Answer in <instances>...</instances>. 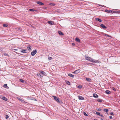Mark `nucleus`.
Returning <instances> with one entry per match:
<instances>
[{
	"label": "nucleus",
	"mask_w": 120,
	"mask_h": 120,
	"mask_svg": "<svg viewBox=\"0 0 120 120\" xmlns=\"http://www.w3.org/2000/svg\"><path fill=\"white\" fill-rule=\"evenodd\" d=\"M68 75L70 77H72V78H74V75H73L69 73L68 74Z\"/></svg>",
	"instance_id": "9d476101"
},
{
	"label": "nucleus",
	"mask_w": 120,
	"mask_h": 120,
	"mask_svg": "<svg viewBox=\"0 0 120 120\" xmlns=\"http://www.w3.org/2000/svg\"><path fill=\"white\" fill-rule=\"evenodd\" d=\"M75 40L78 42H80V39L79 38H75Z\"/></svg>",
	"instance_id": "f8f14e48"
},
{
	"label": "nucleus",
	"mask_w": 120,
	"mask_h": 120,
	"mask_svg": "<svg viewBox=\"0 0 120 120\" xmlns=\"http://www.w3.org/2000/svg\"><path fill=\"white\" fill-rule=\"evenodd\" d=\"M52 4V3H50V5H51V4Z\"/></svg>",
	"instance_id": "6e6d98bb"
},
{
	"label": "nucleus",
	"mask_w": 120,
	"mask_h": 120,
	"mask_svg": "<svg viewBox=\"0 0 120 120\" xmlns=\"http://www.w3.org/2000/svg\"><path fill=\"white\" fill-rule=\"evenodd\" d=\"M104 112H106L107 114L108 113V109H105L104 110Z\"/></svg>",
	"instance_id": "6ab92c4d"
},
{
	"label": "nucleus",
	"mask_w": 120,
	"mask_h": 120,
	"mask_svg": "<svg viewBox=\"0 0 120 120\" xmlns=\"http://www.w3.org/2000/svg\"><path fill=\"white\" fill-rule=\"evenodd\" d=\"M93 64L92 63H89V64Z\"/></svg>",
	"instance_id": "3c124183"
},
{
	"label": "nucleus",
	"mask_w": 120,
	"mask_h": 120,
	"mask_svg": "<svg viewBox=\"0 0 120 120\" xmlns=\"http://www.w3.org/2000/svg\"><path fill=\"white\" fill-rule=\"evenodd\" d=\"M52 59V58L51 57H50L49 58H48V59L49 60H51Z\"/></svg>",
	"instance_id": "c03bdc74"
},
{
	"label": "nucleus",
	"mask_w": 120,
	"mask_h": 120,
	"mask_svg": "<svg viewBox=\"0 0 120 120\" xmlns=\"http://www.w3.org/2000/svg\"><path fill=\"white\" fill-rule=\"evenodd\" d=\"M94 120H98V119H94Z\"/></svg>",
	"instance_id": "603ef678"
},
{
	"label": "nucleus",
	"mask_w": 120,
	"mask_h": 120,
	"mask_svg": "<svg viewBox=\"0 0 120 120\" xmlns=\"http://www.w3.org/2000/svg\"><path fill=\"white\" fill-rule=\"evenodd\" d=\"M89 60H90L89 61H90V62H92L93 63L95 62V60H94L93 59L91 58V57L90 58V59Z\"/></svg>",
	"instance_id": "1a4fd4ad"
},
{
	"label": "nucleus",
	"mask_w": 120,
	"mask_h": 120,
	"mask_svg": "<svg viewBox=\"0 0 120 120\" xmlns=\"http://www.w3.org/2000/svg\"><path fill=\"white\" fill-rule=\"evenodd\" d=\"M37 76H41V75H40V74L39 73L37 74Z\"/></svg>",
	"instance_id": "4c0bfd02"
},
{
	"label": "nucleus",
	"mask_w": 120,
	"mask_h": 120,
	"mask_svg": "<svg viewBox=\"0 0 120 120\" xmlns=\"http://www.w3.org/2000/svg\"><path fill=\"white\" fill-rule=\"evenodd\" d=\"M20 81L21 82H22L23 83H25V81L22 79H20Z\"/></svg>",
	"instance_id": "5701e85b"
},
{
	"label": "nucleus",
	"mask_w": 120,
	"mask_h": 120,
	"mask_svg": "<svg viewBox=\"0 0 120 120\" xmlns=\"http://www.w3.org/2000/svg\"><path fill=\"white\" fill-rule=\"evenodd\" d=\"M47 22L50 25H52L54 23L52 21H49Z\"/></svg>",
	"instance_id": "39448f33"
},
{
	"label": "nucleus",
	"mask_w": 120,
	"mask_h": 120,
	"mask_svg": "<svg viewBox=\"0 0 120 120\" xmlns=\"http://www.w3.org/2000/svg\"><path fill=\"white\" fill-rule=\"evenodd\" d=\"M26 50H24V49H22L21 52L23 53H27V52H26Z\"/></svg>",
	"instance_id": "bb28decb"
},
{
	"label": "nucleus",
	"mask_w": 120,
	"mask_h": 120,
	"mask_svg": "<svg viewBox=\"0 0 120 120\" xmlns=\"http://www.w3.org/2000/svg\"><path fill=\"white\" fill-rule=\"evenodd\" d=\"M95 20L96 21H98L100 22H102V20L101 19L98 18H95Z\"/></svg>",
	"instance_id": "0eeeda50"
},
{
	"label": "nucleus",
	"mask_w": 120,
	"mask_h": 120,
	"mask_svg": "<svg viewBox=\"0 0 120 120\" xmlns=\"http://www.w3.org/2000/svg\"><path fill=\"white\" fill-rule=\"evenodd\" d=\"M96 113L97 115L99 116L100 115V113L99 112H96Z\"/></svg>",
	"instance_id": "2f4dec72"
},
{
	"label": "nucleus",
	"mask_w": 120,
	"mask_h": 120,
	"mask_svg": "<svg viewBox=\"0 0 120 120\" xmlns=\"http://www.w3.org/2000/svg\"><path fill=\"white\" fill-rule=\"evenodd\" d=\"M80 69H78L75 71L76 73H78L80 72Z\"/></svg>",
	"instance_id": "a878e982"
},
{
	"label": "nucleus",
	"mask_w": 120,
	"mask_h": 120,
	"mask_svg": "<svg viewBox=\"0 0 120 120\" xmlns=\"http://www.w3.org/2000/svg\"><path fill=\"white\" fill-rule=\"evenodd\" d=\"M78 99L79 100H84V99L83 97L82 96H78Z\"/></svg>",
	"instance_id": "20e7f679"
},
{
	"label": "nucleus",
	"mask_w": 120,
	"mask_h": 120,
	"mask_svg": "<svg viewBox=\"0 0 120 120\" xmlns=\"http://www.w3.org/2000/svg\"><path fill=\"white\" fill-rule=\"evenodd\" d=\"M84 115L86 116H87L88 115L85 112H83Z\"/></svg>",
	"instance_id": "72a5a7b5"
},
{
	"label": "nucleus",
	"mask_w": 120,
	"mask_h": 120,
	"mask_svg": "<svg viewBox=\"0 0 120 120\" xmlns=\"http://www.w3.org/2000/svg\"><path fill=\"white\" fill-rule=\"evenodd\" d=\"M29 10L30 11H37V10H36L33 9H29Z\"/></svg>",
	"instance_id": "a211bd4d"
},
{
	"label": "nucleus",
	"mask_w": 120,
	"mask_h": 120,
	"mask_svg": "<svg viewBox=\"0 0 120 120\" xmlns=\"http://www.w3.org/2000/svg\"><path fill=\"white\" fill-rule=\"evenodd\" d=\"M72 46H74L75 45L74 43H72Z\"/></svg>",
	"instance_id": "e433bc0d"
},
{
	"label": "nucleus",
	"mask_w": 120,
	"mask_h": 120,
	"mask_svg": "<svg viewBox=\"0 0 120 120\" xmlns=\"http://www.w3.org/2000/svg\"><path fill=\"white\" fill-rule=\"evenodd\" d=\"M72 73H76V71H74L73 72H72Z\"/></svg>",
	"instance_id": "8fccbe9b"
},
{
	"label": "nucleus",
	"mask_w": 120,
	"mask_h": 120,
	"mask_svg": "<svg viewBox=\"0 0 120 120\" xmlns=\"http://www.w3.org/2000/svg\"><path fill=\"white\" fill-rule=\"evenodd\" d=\"M97 101L100 102H102V101L101 99H99L97 100Z\"/></svg>",
	"instance_id": "c85d7f7f"
},
{
	"label": "nucleus",
	"mask_w": 120,
	"mask_h": 120,
	"mask_svg": "<svg viewBox=\"0 0 120 120\" xmlns=\"http://www.w3.org/2000/svg\"><path fill=\"white\" fill-rule=\"evenodd\" d=\"M90 58H91L90 57L88 56V57H87L86 59L87 60L89 61L90 60H90Z\"/></svg>",
	"instance_id": "cd10ccee"
},
{
	"label": "nucleus",
	"mask_w": 120,
	"mask_h": 120,
	"mask_svg": "<svg viewBox=\"0 0 120 120\" xmlns=\"http://www.w3.org/2000/svg\"><path fill=\"white\" fill-rule=\"evenodd\" d=\"M31 47H32L31 46L29 45V46L27 47V48L29 50H30L31 49Z\"/></svg>",
	"instance_id": "4be33fe9"
},
{
	"label": "nucleus",
	"mask_w": 120,
	"mask_h": 120,
	"mask_svg": "<svg viewBox=\"0 0 120 120\" xmlns=\"http://www.w3.org/2000/svg\"><path fill=\"white\" fill-rule=\"evenodd\" d=\"M18 99L19 100H20V101H21L22 102H23V101H24V100H23L22 99H21L20 98H19V99Z\"/></svg>",
	"instance_id": "7c9ffc66"
},
{
	"label": "nucleus",
	"mask_w": 120,
	"mask_h": 120,
	"mask_svg": "<svg viewBox=\"0 0 120 120\" xmlns=\"http://www.w3.org/2000/svg\"><path fill=\"white\" fill-rule=\"evenodd\" d=\"M15 50H16V49H15Z\"/></svg>",
	"instance_id": "5fc2aeb1"
},
{
	"label": "nucleus",
	"mask_w": 120,
	"mask_h": 120,
	"mask_svg": "<svg viewBox=\"0 0 120 120\" xmlns=\"http://www.w3.org/2000/svg\"><path fill=\"white\" fill-rule=\"evenodd\" d=\"M98 5L102 7H104V5H102L99 4H98Z\"/></svg>",
	"instance_id": "ea45409f"
},
{
	"label": "nucleus",
	"mask_w": 120,
	"mask_h": 120,
	"mask_svg": "<svg viewBox=\"0 0 120 120\" xmlns=\"http://www.w3.org/2000/svg\"><path fill=\"white\" fill-rule=\"evenodd\" d=\"M37 4L39 5H44V4L43 3L40 1H38L37 2Z\"/></svg>",
	"instance_id": "2eb2a0df"
},
{
	"label": "nucleus",
	"mask_w": 120,
	"mask_h": 120,
	"mask_svg": "<svg viewBox=\"0 0 120 120\" xmlns=\"http://www.w3.org/2000/svg\"><path fill=\"white\" fill-rule=\"evenodd\" d=\"M100 26L103 28L104 29H106L107 28V27L103 24H101Z\"/></svg>",
	"instance_id": "423d86ee"
},
{
	"label": "nucleus",
	"mask_w": 120,
	"mask_h": 120,
	"mask_svg": "<svg viewBox=\"0 0 120 120\" xmlns=\"http://www.w3.org/2000/svg\"><path fill=\"white\" fill-rule=\"evenodd\" d=\"M3 86L5 88H6L7 89H8L9 88V87L8 86H7V84H4V86Z\"/></svg>",
	"instance_id": "ddd939ff"
},
{
	"label": "nucleus",
	"mask_w": 120,
	"mask_h": 120,
	"mask_svg": "<svg viewBox=\"0 0 120 120\" xmlns=\"http://www.w3.org/2000/svg\"><path fill=\"white\" fill-rule=\"evenodd\" d=\"M2 99L3 100H5L6 101H7L8 100L7 99L4 97H2Z\"/></svg>",
	"instance_id": "dca6fc26"
},
{
	"label": "nucleus",
	"mask_w": 120,
	"mask_h": 120,
	"mask_svg": "<svg viewBox=\"0 0 120 120\" xmlns=\"http://www.w3.org/2000/svg\"><path fill=\"white\" fill-rule=\"evenodd\" d=\"M53 97L54 98V99L58 103H62V101L59 98H57L56 96H53Z\"/></svg>",
	"instance_id": "f257e3e1"
},
{
	"label": "nucleus",
	"mask_w": 120,
	"mask_h": 120,
	"mask_svg": "<svg viewBox=\"0 0 120 120\" xmlns=\"http://www.w3.org/2000/svg\"><path fill=\"white\" fill-rule=\"evenodd\" d=\"M105 93L107 94H109L111 93L110 91L109 90H107L105 91Z\"/></svg>",
	"instance_id": "4468645a"
},
{
	"label": "nucleus",
	"mask_w": 120,
	"mask_h": 120,
	"mask_svg": "<svg viewBox=\"0 0 120 120\" xmlns=\"http://www.w3.org/2000/svg\"><path fill=\"white\" fill-rule=\"evenodd\" d=\"M56 12L58 13H60V11L59 10H57L56 11Z\"/></svg>",
	"instance_id": "09e8293b"
},
{
	"label": "nucleus",
	"mask_w": 120,
	"mask_h": 120,
	"mask_svg": "<svg viewBox=\"0 0 120 120\" xmlns=\"http://www.w3.org/2000/svg\"><path fill=\"white\" fill-rule=\"evenodd\" d=\"M93 96L95 98H98V96L96 94H93Z\"/></svg>",
	"instance_id": "6e6552de"
},
{
	"label": "nucleus",
	"mask_w": 120,
	"mask_h": 120,
	"mask_svg": "<svg viewBox=\"0 0 120 120\" xmlns=\"http://www.w3.org/2000/svg\"><path fill=\"white\" fill-rule=\"evenodd\" d=\"M110 115H114V114H113V112H111V113H110Z\"/></svg>",
	"instance_id": "37998d69"
},
{
	"label": "nucleus",
	"mask_w": 120,
	"mask_h": 120,
	"mask_svg": "<svg viewBox=\"0 0 120 120\" xmlns=\"http://www.w3.org/2000/svg\"><path fill=\"white\" fill-rule=\"evenodd\" d=\"M58 33L60 35H64V34L61 31H58Z\"/></svg>",
	"instance_id": "9b49d317"
},
{
	"label": "nucleus",
	"mask_w": 120,
	"mask_h": 120,
	"mask_svg": "<svg viewBox=\"0 0 120 120\" xmlns=\"http://www.w3.org/2000/svg\"><path fill=\"white\" fill-rule=\"evenodd\" d=\"M37 50L35 49L32 52H31V55L32 56H34L37 53Z\"/></svg>",
	"instance_id": "f03ea898"
},
{
	"label": "nucleus",
	"mask_w": 120,
	"mask_h": 120,
	"mask_svg": "<svg viewBox=\"0 0 120 120\" xmlns=\"http://www.w3.org/2000/svg\"><path fill=\"white\" fill-rule=\"evenodd\" d=\"M105 11L106 12L109 13H113V10L106 9L105 10Z\"/></svg>",
	"instance_id": "7ed1b4c3"
},
{
	"label": "nucleus",
	"mask_w": 120,
	"mask_h": 120,
	"mask_svg": "<svg viewBox=\"0 0 120 120\" xmlns=\"http://www.w3.org/2000/svg\"><path fill=\"white\" fill-rule=\"evenodd\" d=\"M98 110L99 111H101V109H99Z\"/></svg>",
	"instance_id": "49530a36"
},
{
	"label": "nucleus",
	"mask_w": 120,
	"mask_h": 120,
	"mask_svg": "<svg viewBox=\"0 0 120 120\" xmlns=\"http://www.w3.org/2000/svg\"><path fill=\"white\" fill-rule=\"evenodd\" d=\"M8 117H9V116H8V115H6V116H5V118L6 119H8Z\"/></svg>",
	"instance_id": "c9c22d12"
},
{
	"label": "nucleus",
	"mask_w": 120,
	"mask_h": 120,
	"mask_svg": "<svg viewBox=\"0 0 120 120\" xmlns=\"http://www.w3.org/2000/svg\"><path fill=\"white\" fill-rule=\"evenodd\" d=\"M66 83L68 84L70 86L71 85V84L70 83V82L68 81H66Z\"/></svg>",
	"instance_id": "f3484780"
},
{
	"label": "nucleus",
	"mask_w": 120,
	"mask_h": 120,
	"mask_svg": "<svg viewBox=\"0 0 120 120\" xmlns=\"http://www.w3.org/2000/svg\"><path fill=\"white\" fill-rule=\"evenodd\" d=\"M30 99L31 100H34L36 101H37L36 99L33 98H31Z\"/></svg>",
	"instance_id": "aec40b11"
},
{
	"label": "nucleus",
	"mask_w": 120,
	"mask_h": 120,
	"mask_svg": "<svg viewBox=\"0 0 120 120\" xmlns=\"http://www.w3.org/2000/svg\"><path fill=\"white\" fill-rule=\"evenodd\" d=\"M3 26L4 27H6L8 26V25L6 24H4Z\"/></svg>",
	"instance_id": "c756f323"
},
{
	"label": "nucleus",
	"mask_w": 120,
	"mask_h": 120,
	"mask_svg": "<svg viewBox=\"0 0 120 120\" xmlns=\"http://www.w3.org/2000/svg\"><path fill=\"white\" fill-rule=\"evenodd\" d=\"M82 87V86L81 85H79L78 86V88H81Z\"/></svg>",
	"instance_id": "473e14b6"
},
{
	"label": "nucleus",
	"mask_w": 120,
	"mask_h": 120,
	"mask_svg": "<svg viewBox=\"0 0 120 120\" xmlns=\"http://www.w3.org/2000/svg\"><path fill=\"white\" fill-rule=\"evenodd\" d=\"M112 89L113 90H114V91L116 90V89L115 88H114V87H113L112 88Z\"/></svg>",
	"instance_id": "a18cd8bd"
},
{
	"label": "nucleus",
	"mask_w": 120,
	"mask_h": 120,
	"mask_svg": "<svg viewBox=\"0 0 120 120\" xmlns=\"http://www.w3.org/2000/svg\"><path fill=\"white\" fill-rule=\"evenodd\" d=\"M67 120H69L68 119H67Z\"/></svg>",
	"instance_id": "4d7b16f0"
},
{
	"label": "nucleus",
	"mask_w": 120,
	"mask_h": 120,
	"mask_svg": "<svg viewBox=\"0 0 120 120\" xmlns=\"http://www.w3.org/2000/svg\"><path fill=\"white\" fill-rule=\"evenodd\" d=\"M105 35L106 36H107V37H110V36H109V35L108 34H105Z\"/></svg>",
	"instance_id": "f704fd0d"
},
{
	"label": "nucleus",
	"mask_w": 120,
	"mask_h": 120,
	"mask_svg": "<svg viewBox=\"0 0 120 120\" xmlns=\"http://www.w3.org/2000/svg\"><path fill=\"white\" fill-rule=\"evenodd\" d=\"M99 61L97 60H95V62H94V63H98L99 62Z\"/></svg>",
	"instance_id": "79ce46f5"
},
{
	"label": "nucleus",
	"mask_w": 120,
	"mask_h": 120,
	"mask_svg": "<svg viewBox=\"0 0 120 120\" xmlns=\"http://www.w3.org/2000/svg\"><path fill=\"white\" fill-rule=\"evenodd\" d=\"M40 72L42 74H44L45 75H46V74L45 73V72L43 71H40Z\"/></svg>",
	"instance_id": "b1692460"
},
{
	"label": "nucleus",
	"mask_w": 120,
	"mask_h": 120,
	"mask_svg": "<svg viewBox=\"0 0 120 120\" xmlns=\"http://www.w3.org/2000/svg\"><path fill=\"white\" fill-rule=\"evenodd\" d=\"M109 118L110 119H112V116H109Z\"/></svg>",
	"instance_id": "a19ab883"
},
{
	"label": "nucleus",
	"mask_w": 120,
	"mask_h": 120,
	"mask_svg": "<svg viewBox=\"0 0 120 120\" xmlns=\"http://www.w3.org/2000/svg\"><path fill=\"white\" fill-rule=\"evenodd\" d=\"M99 116H101L102 117H104V116H103V115L101 114H100V115H99Z\"/></svg>",
	"instance_id": "de8ad7c7"
},
{
	"label": "nucleus",
	"mask_w": 120,
	"mask_h": 120,
	"mask_svg": "<svg viewBox=\"0 0 120 120\" xmlns=\"http://www.w3.org/2000/svg\"><path fill=\"white\" fill-rule=\"evenodd\" d=\"M4 54L5 56H8V55L6 53H4Z\"/></svg>",
	"instance_id": "58836bf2"
},
{
	"label": "nucleus",
	"mask_w": 120,
	"mask_h": 120,
	"mask_svg": "<svg viewBox=\"0 0 120 120\" xmlns=\"http://www.w3.org/2000/svg\"><path fill=\"white\" fill-rule=\"evenodd\" d=\"M113 13H120V11H113Z\"/></svg>",
	"instance_id": "393cba45"
},
{
	"label": "nucleus",
	"mask_w": 120,
	"mask_h": 120,
	"mask_svg": "<svg viewBox=\"0 0 120 120\" xmlns=\"http://www.w3.org/2000/svg\"><path fill=\"white\" fill-rule=\"evenodd\" d=\"M86 80L88 81H90L91 80V79L89 78H87L86 79Z\"/></svg>",
	"instance_id": "412c9836"
},
{
	"label": "nucleus",
	"mask_w": 120,
	"mask_h": 120,
	"mask_svg": "<svg viewBox=\"0 0 120 120\" xmlns=\"http://www.w3.org/2000/svg\"><path fill=\"white\" fill-rule=\"evenodd\" d=\"M101 120H103V119H102L101 118Z\"/></svg>",
	"instance_id": "864d4df0"
}]
</instances>
